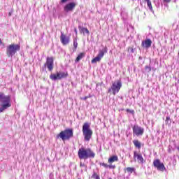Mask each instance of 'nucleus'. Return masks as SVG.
Returning a JSON list of instances; mask_svg holds the SVG:
<instances>
[{
	"mask_svg": "<svg viewBox=\"0 0 179 179\" xmlns=\"http://www.w3.org/2000/svg\"><path fill=\"white\" fill-rule=\"evenodd\" d=\"M115 162H118V156L117 155L110 157L108 160V163H109V164H113Z\"/></svg>",
	"mask_w": 179,
	"mask_h": 179,
	"instance_id": "nucleus-16",
	"label": "nucleus"
},
{
	"mask_svg": "<svg viewBox=\"0 0 179 179\" xmlns=\"http://www.w3.org/2000/svg\"><path fill=\"white\" fill-rule=\"evenodd\" d=\"M141 47H143V48H146L147 50L148 48H150V47H152V40L147 38L145 41H143Z\"/></svg>",
	"mask_w": 179,
	"mask_h": 179,
	"instance_id": "nucleus-15",
	"label": "nucleus"
},
{
	"mask_svg": "<svg viewBox=\"0 0 179 179\" xmlns=\"http://www.w3.org/2000/svg\"><path fill=\"white\" fill-rule=\"evenodd\" d=\"M100 166H102V167H104V169H108V164L104 162L100 163Z\"/></svg>",
	"mask_w": 179,
	"mask_h": 179,
	"instance_id": "nucleus-26",
	"label": "nucleus"
},
{
	"mask_svg": "<svg viewBox=\"0 0 179 179\" xmlns=\"http://www.w3.org/2000/svg\"><path fill=\"white\" fill-rule=\"evenodd\" d=\"M92 178L100 179V176L99 175H97V173L94 172L93 175L92 176Z\"/></svg>",
	"mask_w": 179,
	"mask_h": 179,
	"instance_id": "nucleus-24",
	"label": "nucleus"
},
{
	"mask_svg": "<svg viewBox=\"0 0 179 179\" xmlns=\"http://www.w3.org/2000/svg\"><path fill=\"white\" fill-rule=\"evenodd\" d=\"M76 5V2L73 1L66 3L63 7V10L65 13H72V12L75 10Z\"/></svg>",
	"mask_w": 179,
	"mask_h": 179,
	"instance_id": "nucleus-8",
	"label": "nucleus"
},
{
	"mask_svg": "<svg viewBox=\"0 0 179 179\" xmlns=\"http://www.w3.org/2000/svg\"><path fill=\"white\" fill-rule=\"evenodd\" d=\"M144 132H145V129H143L142 127H140L138 125L134 126L133 134L134 135H136V136H142Z\"/></svg>",
	"mask_w": 179,
	"mask_h": 179,
	"instance_id": "nucleus-10",
	"label": "nucleus"
},
{
	"mask_svg": "<svg viewBox=\"0 0 179 179\" xmlns=\"http://www.w3.org/2000/svg\"><path fill=\"white\" fill-rule=\"evenodd\" d=\"M71 0H60V3H66V2L69 1Z\"/></svg>",
	"mask_w": 179,
	"mask_h": 179,
	"instance_id": "nucleus-30",
	"label": "nucleus"
},
{
	"mask_svg": "<svg viewBox=\"0 0 179 179\" xmlns=\"http://www.w3.org/2000/svg\"><path fill=\"white\" fill-rule=\"evenodd\" d=\"M81 173H83V170H81Z\"/></svg>",
	"mask_w": 179,
	"mask_h": 179,
	"instance_id": "nucleus-38",
	"label": "nucleus"
},
{
	"mask_svg": "<svg viewBox=\"0 0 179 179\" xmlns=\"http://www.w3.org/2000/svg\"><path fill=\"white\" fill-rule=\"evenodd\" d=\"M0 103L2 104L0 107V113H3L5 110H7V108L12 106L10 103V96H6L3 92H0Z\"/></svg>",
	"mask_w": 179,
	"mask_h": 179,
	"instance_id": "nucleus-2",
	"label": "nucleus"
},
{
	"mask_svg": "<svg viewBox=\"0 0 179 179\" xmlns=\"http://www.w3.org/2000/svg\"><path fill=\"white\" fill-rule=\"evenodd\" d=\"M106 53V50H99L97 56L92 59V64H96V62H100L101 61V58L104 57V54Z\"/></svg>",
	"mask_w": 179,
	"mask_h": 179,
	"instance_id": "nucleus-12",
	"label": "nucleus"
},
{
	"mask_svg": "<svg viewBox=\"0 0 179 179\" xmlns=\"http://www.w3.org/2000/svg\"><path fill=\"white\" fill-rule=\"evenodd\" d=\"M157 7L159 8L160 7V4H158Z\"/></svg>",
	"mask_w": 179,
	"mask_h": 179,
	"instance_id": "nucleus-36",
	"label": "nucleus"
},
{
	"mask_svg": "<svg viewBox=\"0 0 179 179\" xmlns=\"http://www.w3.org/2000/svg\"><path fill=\"white\" fill-rule=\"evenodd\" d=\"M17 51H20V45L19 44H11L7 46L6 54L8 57L12 58Z\"/></svg>",
	"mask_w": 179,
	"mask_h": 179,
	"instance_id": "nucleus-5",
	"label": "nucleus"
},
{
	"mask_svg": "<svg viewBox=\"0 0 179 179\" xmlns=\"http://www.w3.org/2000/svg\"><path fill=\"white\" fill-rule=\"evenodd\" d=\"M165 122H166V124H169V122H171L170 121V116H167V117H166Z\"/></svg>",
	"mask_w": 179,
	"mask_h": 179,
	"instance_id": "nucleus-29",
	"label": "nucleus"
},
{
	"mask_svg": "<svg viewBox=\"0 0 179 179\" xmlns=\"http://www.w3.org/2000/svg\"><path fill=\"white\" fill-rule=\"evenodd\" d=\"M109 179H113V178H110Z\"/></svg>",
	"mask_w": 179,
	"mask_h": 179,
	"instance_id": "nucleus-39",
	"label": "nucleus"
},
{
	"mask_svg": "<svg viewBox=\"0 0 179 179\" xmlns=\"http://www.w3.org/2000/svg\"><path fill=\"white\" fill-rule=\"evenodd\" d=\"M78 156L80 160H87V159H94L96 153L91 148L82 147L78 151Z\"/></svg>",
	"mask_w": 179,
	"mask_h": 179,
	"instance_id": "nucleus-1",
	"label": "nucleus"
},
{
	"mask_svg": "<svg viewBox=\"0 0 179 179\" xmlns=\"http://www.w3.org/2000/svg\"><path fill=\"white\" fill-rule=\"evenodd\" d=\"M60 40L63 45L69 44V37L64 34L63 32H61Z\"/></svg>",
	"mask_w": 179,
	"mask_h": 179,
	"instance_id": "nucleus-14",
	"label": "nucleus"
},
{
	"mask_svg": "<svg viewBox=\"0 0 179 179\" xmlns=\"http://www.w3.org/2000/svg\"><path fill=\"white\" fill-rule=\"evenodd\" d=\"M135 168L134 167H127L124 169V171H127L129 176H131L132 173L135 172Z\"/></svg>",
	"mask_w": 179,
	"mask_h": 179,
	"instance_id": "nucleus-17",
	"label": "nucleus"
},
{
	"mask_svg": "<svg viewBox=\"0 0 179 179\" xmlns=\"http://www.w3.org/2000/svg\"><path fill=\"white\" fill-rule=\"evenodd\" d=\"M121 87H122V83L120 80H117V81H115L112 84L110 88L108 90V93H111L112 92L113 96H115V94L120 92Z\"/></svg>",
	"mask_w": 179,
	"mask_h": 179,
	"instance_id": "nucleus-6",
	"label": "nucleus"
},
{
	"mask_svg": "<svg viewBox=\"0 0 179 179\" xmlns=\"http://www.w3.org/2000/svg\"><path fill=\"white\" fill-rule=\"evenodd\" d=\"M73 47L76 50L78 48V41L76 39L73 40Z\"/></svg>",
	"mask_w": 179,
	"mask_h": 179,
	"instance_id": "nucleus-25",
	"label": "nucleus"
},
{
	"mask_svg": "<svg viewBox=\"0 0 179 179\" xmlns=\"http://www.w3.org/2000/svg\"><path fill=\"white\" fill-rule=\"evenodd\" d=\"M74 31H75L76 34H78V29H76V28L74 29Z\"/></svg>",
	"mask_w": 179,
	"mask_h": 179,
	"instance_id": "nucleus-32",
	"label": "nucleus"
},
{
	"mask_svg": "<svg viewBox=\"0 0 179 179\" xmlns=\"http://www.w3.org/2000/svg\"><path fill=\"white\" fill-rule=\"evenodd\" d=\"M133 143L136 148H137L138 149H141V142L139 141L134 140V141H133Z\"/></svg>",
	"mask_w": 179,
	"mask_h": 179,
	"instance_id": "nucleus-19",
	"label": "nucleus"
},
{
	"mask_svg": "<svg viewBox=\"0 0 179 179\" xmlns=\"http://www.w3.org/2000/svg\"><path fill=\"white\" fill-rule=\"evenodd\" d=\"M170 2H171V0H162L161 5L162 6L164 5L166 8H169V3H170Z\"/></svg>",
	"mask_w": 179,
	"mask_h": 179,
	"instance_id": "nucleus-20",
	"label": "nucleus"
},
{
	"mask_svg": "<svg viewBox=\"0 0 179 179\" xmlns=\"http://www.w3.org/2000/svg\"><path fill=\"white\" fill-rule=\"evenodd\" d=\"M138 2H140L141 3H142V0H137Z\"/></svg>",
	"mask_w": 179,
	"mask_h": 179,
	"instance_id": "nucleus-34",
	"label": "nucleus"
},
{
	"mask_svg": "<svg viewBox=\"0 0 179 179\" xmlns=\"http://www.w3.org/2000/svg\"><path fill=\"white\" fill-rule=\"evenodd\" d=\"M83 135L86 142H89L90 139H92L93 131H92V129H90V124L87 122L84 123L83 125Z\"/></svg>",
	"mask_w": 179,
	"mask_h": 179,
	"instance_id": "nucleus-3",
	"label": "nucleus"
},
{
	"mask_svg": "<svg viewBox=\"0 0 179 179\" xmlns=\"http://www.w3.org/2000/svg\"><path fill=\"white\" fill-rule=\"evenodd\" d=\"M134 159H137V162L140 163V164H143L145 162L142 154H139L136 152V151L134 152Z\"/></svg>",
	"mask_w": 179,
	"mask_h": 179,
	"instance_id": "nucleus-13",
	"label": "nucleus"
},
{
	"mask_svg": "<svg viewBox=\"0 0 179 179\" xmlns=\"http://www.w3.org/2000/svg\"><path fill=\"white\" fill-rule=\"evenodd\" d=\"M115 165H113V164H110L108 165V169H110V170H114V169H115Z\"/></svg>",
	"mask_w": 179,
	"mask_h": 179,
	"instance_id": "nucleus-28",
	"label": "nucleus"
},
{
	"mask_svg": "<svg viewBox=\"0 0 179 179\" xmlns=\"http://www.w3.org/2000/svg\"><path fill=\"white\" fill-rule=\"evenodd\" d=\"M73 137V130L72 129H66L62 131L57 136V138H61L63 141H69L71 138Z\"/></svg>",
	"mask_w": 179,
	"mask_h": 179,
	"instance_id": "nucleus-4",
	"label": "nucleus"
},
{
	"mask_svg": "<svg viewBox=\"0 0 179 179\" xmlns=\"http://www.w3.org/2000/svg\"><path fill=\"white\" fill-rule=\"evenodd\" d=\"M145 2H147L148 7L149 8L151 12H153V7L152 6V1L150 0H145Z\"/></svg>",
	"mask_w": 179,
	"mask_h": 179,
	"instance_id": "nucleus-21",
	"label": "nucleus"
},
{
	"mask_svg": "<svg viewBox=\"0 0 179 179\" xmlns=\"http://www.w3.org/2000/svg\"><path fill=\"white\" fill-rule=\"evenodd\" d=\"M80 167H84V171H87V166L86 165V164L80 162Z\"/></svg>",
	"mask_w": 179,
	"mask_h": 179,
	"instance_id": "nucleus-23",
	"label": "nucleus"
},
{
	"mask_svg": "<svg viewBox=\"0 0 179 179\" xmlns=\"http://www.w3.org/2000/svg\"><path fill=\"white\" fill-rule=\"evenodd\" d=\"M8 16H12V13H9Z\"/></svg>",
	"mask_w": 179,
	"mask_h": 179,
	"instance_id": "nucleus-33",
	"label": "nucleus"
},
{
	"mask_svg": "<svg viewBox=\"0 0 179 179\" xmlns=\"http://www.w3.org/2000/svg\"><path fill=\"white\" fill-rule=\"evenodd\" d=\"M129 52H131V54H134V48H130V50H129Z\"/></svg>",
	"mask_w": 179,
	"mask_h": 179,
	"instance_id": "nucleus-31",
	"label": "nucleus"
},
{
	"mask_svg": "<svg viewBox=\"0 0 179 179\" xmlns=\"http://www.w3.org/2000/svg\"><path fill=\"white\" fill-rule=\"evenodd\" d=\"M0 44H2V41L0 39Z\"/></svg>",
	"mask_w": 179,
	"mask_h": 179,
	"instance_id": "nucleus-35",
	"label": "nucleus"
},
{
	"mask_svg": "<svg viewBox=\"0 0 179 179\" xmlns=\"http://www.w3.org/2000/svg\"><path fill=\"white\" fill-rule=\"evenodd\" d=\"M80 31H82L83 34H85V33L88 35L90 34V31H89V29H87V28L83 27L81 28Z\"/></svg>",
	"mask_w": 179,
	"mask_h": 179,
	"instance_id": "nucleus-22",
	"label": "nucleus"
},
{
	"mask_svg": "<svg viewBox=\"0 0 179 179\" xmlns=\"http://www.w3.org/2000/svg\"><path fill=\"white\" fill-rule=\"evenodd\" d=\"M44 66H47L48 71L51 72V71L54 69V58H52V57H47L46 63L45 64Z\"/></svg>",
	"mask_w": 179,
	"mask_h": 179,
	"instance_id": "nucleus-11",
	"label": "nucleus"
},
{
	"mask_svg": "<svg viewBox=\"0 0 179 179\" xmlns=\"http://www.w3.org/2000/svg\"><path fill=\"white\" fill-rule=\"evenodd\" d=\"M153 166L158 170V171H164L166 170V166L164 164L160 162V159H155L153 162Z\"/></svg>",
	"mask_w": 179,
	"mask_h": 179,
	"instance_id": "nucleus-9",
	"label": "nucleus"
},
{
	"mask_svg": "<svg viewBox=\"0 0 179 179\" xmlns=\"http://www.w3.org/2000/svg\"><path fill=\"white\" fill-rule=\"evenodd\" d=\"M145 69L147 72H150V71H152V67H150V66H145Z\"/></svg>",
	"mask_w": 179,
	"mask_h": 179,
	"instance_id": "nucleus-27",
	"label": "nucleus"
},
{
	"mask_svg": "<svg viewBox=\"0 0 179 179\" xmlns=\"http://www.w3.org/2000/svg\"><path fill=\"white\" fill-rule=\"evenodd\" d=\"M85 55H85V53H83V52L80 53V54L78 55V57H76V62H79V61H80V59H83V58H85Z\"/></svg>",
	"mask_w": 179,
	"mask_h": 179,
	"instance_id": "nucleus-18",
	"label": "nucleus"
},
{
	"mask_svg": "<svg viewBox=\"0 0 179 179\" xmlns=\"http://www.w3.org/2000/svg\"><path fill=\"white\" fill-rule=\"evenodd\" d=\"M86 99H87V97H85V98H84V100H86Z\"/></svg>",
	"mask_w": 179,
	"mask_h": 179,
	"instance_id": "nucleus-37",
	"label": "nucleus"
},
{
	"mask_svg": "<svg viewBox=\"0 0 179 179\" xmlns=\"http://www.w3.org/2000/svg\"><path fill=\"white\" fill-rule=\"evenodd\" d=\"M68 72L57 71L56 73L51 74L50 78L52 80H61L65 78H68Z\"/></svg>",
	"mask_w": 179,
	"mask_h": 179,
	"instance_id": "nucleus-7",
	"label": "nucleus"
}]
</instances>
